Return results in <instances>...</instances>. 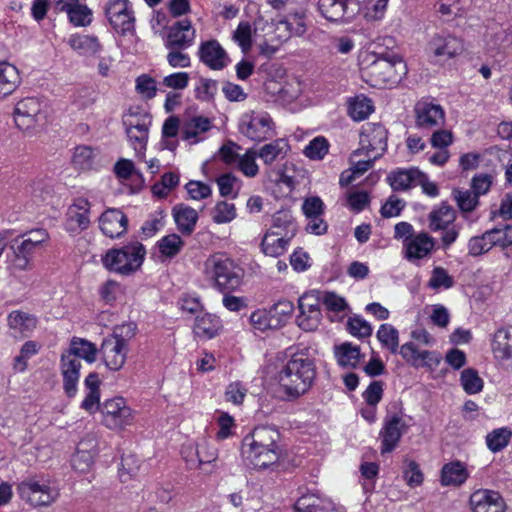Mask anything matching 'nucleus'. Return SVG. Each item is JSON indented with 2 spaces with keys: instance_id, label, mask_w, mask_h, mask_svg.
<instances>
[{
  "instance_id": "nucleus-31",
  "label": "nucleus",
  "mask_w": 512,
  "mask_h": 512,
  "mask_svg": "<svg viewBox=\"0 0 512 512\" xmlns=\"http://www.w3.org/2000/svg\"><path fill=\"white\" fill-rule=\"evenodd\" d=\"M258 158H260L264 165L272 166L274 163L284 160L289 151L290 145L284 138H277L269 143L262 145L256 150Z\"/></svg>"
},
{
  "instance_id": "nucleus-63",
  "label": "nucleus",
  "mask_w": 512,
  "mask_h": 512,
  "mask_svg": "<svg viewBox=\"0 0 512 512\" xmlns=\"http://www.w3.org/2000/svg\"><path fill=\"white\" fill-rule=\"evenodd\" d=\"M128 140L134 149L136 155L140 158L143 157L144 151L148 141V132L138 131L129 127H125Z\"/></svg>"
},
{
  "instance_id": "nucleus-33",
  "label": "nucleus",
  "mask_w": 512,
  "mask_h": 512,
  "mask_svg": "<svg viewBox=\"0 0 512 512\" xmlns=\"http://www.w3.org/2000/svg\"><path fill=\"white\" fill-rule=\"evenodd\" d=\"M73 167L79 171H90L99 165V151L86 145L75 147L72 156Z\"/></svg>"
},
{
  "instance_id": "nucleus-44",
  "label": "nucleus",
  "mask_w": 512,
  "mask_h": 512,
  "mask_svg": "<svg viewBox=\"0 0 512 512\" xmlns=\"http://www.w3.org/2000/svg\"><path fill=\"white\" fill-rule=\"evenodd\" d=\"M276 30L285 32V38H289L292 35L302 36L306 32L304 16L296 13L287 19L280 20L276 24Z\"/></svg>"
},
{
  "instance_id": "nucleus-3",
  "label": "nucleus",
  "mask_w": 512,
  "mask_h": 512,
  "mask_svg": "<svg viewBox=\"0 0 512 512\" xmlns=\"http://www.w3.org/2000/svg\"><path fill=\"white\" fill-rule=\"evenodd\" d=\"M49 240V234L44 229H35L16 237L9 245L6 255L7 271L16 276L33 267V256Z\"/></svg>"
},
{
  "instance_id": "nucleus-16",
  "label": "nucleus",
  "mask_w": 512,
  "mask_h": 512,
  "mask_svg": "<svg viewBox=\"0 0 512 512\" xmlns=\"http://www.w3.org/2000/svg\"><path fill=\"white\" fill-rule=\"evenodd\" d=\"M196 38V30L189 19L174 22L168 27L164 46L166 48L187 49L191 47Z\"/></svg>"
},
{
  "instance_id": "nucleus-61",
  "label": "nucleus",
  "mask_w": 512,
  "mask_h": 512,
  "mask_svg": "<svg viewBox=\"0 0 512 512\" xmlns=\"http://www.w3.org/2000/svg\"><path fill=\"white\" fill-rule=\"evenodd\" d=\"M453 195L458 207L462 212H471L479 204V197L473 191L454 190Z\"/></svg>"
},
{
  "instance_id": "nucleus-46",
  "label": "nucleus",
  "mask_w": 512,
  "mask_h": 512,
  "mask_svg": "<svg viewBox=\"0 0 512 512\" xmlns=\"http://www.w3.org/2000/svg\"><path fill=\"white\" fill-rule=\"evenodd\" d=\"M295 512H336V510L332 503L307 495L297 500Z\"/></svg>"
},
{
  "instance_id": "nucleus-59",
  "label": "nucleus",
  "mask_w": 512,
  "mask_h": 512,
  "mask_svg": "<svg viewBox=\"0 0 512 512\" xmlns=\"http://www.w3.org/2000/svg\"><path fill=\"white\" fill-rule=\"evenodd\" d=\"M321 301V292L319 291H310L304 293L298 300V308L301 312H309V313H321L320 304Z\"/></svg>"
},
{
  "instance_id": "nucleus-23",
  "label": "nucleus",
  "mask_w": 512,
  "mask_h": 512,
  "mask_svg": "<svg viewBox=\"0 0 512 512\" xmlns=\"http://www.w3.org/2000/svg\"><path fill=\"white\" fill-rule=\"evenodd\" d=\"M200 60L212 70H221L229 63V57L217 40L202 42L199 46Z\"/></svg>"
},
{
  "instance_id": "nucleus-18",
  "label": "nucleus",
  "mask_w": 512,
  "mask_h": 512,
  "mask_svg": "<svg viewBox=\"0 0 512 512\" xmlns=\"http://www.w3.org/2000/svg\"><path fill=\"white\" fill-rule=\"evenodd\" d=\"M401 357L410 365L434 369L441 362L439 353L430 350H420L413 341L406 342L398 349Z\"/></svg>"
},
{
  "instance_id": "nucleus-32",
  "label": "nucleus",
  "mask_w": 512,
  "mask_h": 512,
  "mask_svg": "<svg viewBox=\"0 0 512 512\" xmlns=\"http://www.w3.org/2000/svg\"><path fill=\"white\" fill-rule=\"evenodd\" d=\"M222 327L219 317L211 313H203L196 316L193 333L201 340H210L220 333Z\"/></svg>"
},
{
  "instance_id": "nucleus-14",
  "label": "nucleus",
  "mask_w": 512,
  "mask_h": 512,
  "mask_svg": "<svg viewBox=\"0 0 512 512\" xmlns=\"http://www.w3.org/2000/svg\"><path fill=\"white\" fill-rule=\"evenodd\" d=\"M38 323V318L34 314L20 309L10 311L6 317L8 334L16 341L31 337Z\"/></svg>"
},
{
  "instance_id": "nucleus-54",
  "label": "nucleus",
  "mask_w": 512,
  "mask_h": 512,
  "mask_svg": "<svg viewBox=\"0 0 512 512\" xmlns=\"http://www.w3.org/2000/svg\"><path fill=\"white\" fill-rule=\"evenodd\" d=\"M249 323L255 331L266 332L278 329L273 322L269 310L257 309L251 313Z\"/></svg>"
},
{
  "instance_id": "nucleus-10",
  "label": "nucleus",
  "mask_w": 512,
  "mask_h": 512,
  "mask_svg": "<svg viewBox=\"0 0 512 512\" xmlns=\"http://www.w3.org/2000/svg\"><path fill=\"white\" fill-rule=\"evenodd\" d=\"M43 103L35 97H27L15 104L14 121L22 131H31L44 119Z\"/></svg>"
},
{
  "instance_id": "nucleus-6",
  "label": "nucleus",
  "mask_w": 512,
  "mask_h": 512,
  "mask_svg": "<svg viewBox=\"0 0 512 512\" xmlns=\"http://www.w3.org/2000/svg\"><path fill=\"white\" fill-rule=\"evenodd\" d=\"M20 498L32 507H48L60 496L56 481L47 477H29L17 485Z\"/></svg>"
},
{
  "instance_id": "nucleus-40",
  "label": "nucleus",
  "mask_w": 512,
  "mask_h": 512,
  "mask_svg": "<svg viewBox=\"0 0 512 512\" xmlns=\"http://www.w3.org/2000/svg\"><path fill=\"white\" fill-rule=\"evenodd\" d=\"M334 354L338 365L343 368H355L361 359L360 347L348 342L335 346Z\"/></svg>"
},
{
  "instance_id": "nucleus-24",
  "label": "nucleus",
  "mask_w": 512,
  "mask_h": 512,
  "mask_svg": "<svg viewBox=\"0 0 512 512\" xmlns=\"http://www.w3.org/2000/svg\"><path fill=\"white\" fill-rule=\"evenodd\" d=\"M100 353L105 365L110 370L118 371L125 364L128 347L106 337L102 342Z\"/></svg>"
},
{
  "instance_id": "nucleus-25",
  "label": "nucleus",
  "mask_w": 512,
  "mask_h": 512,
  "mask_svg": "<svg viewBox=\"0 0 512 512\" xmlns=\"http://www.w3.org/2000/svg\"><path fill=\"white\" fill-rule=\"evenodd\" d=\"M405 427V423L398 414H394L385 420L380 433L382 439V453H389L397 446L404 433Z\"/></svg>"
},
{
  "instance_id": "nucleus-29",
  "label": "nucleus",
  "mask_w": 512,
  "mask_h": 512,
  "mask_svg": "<svg viewBox=\"0 0 512 512\" xmlns=\"http://www.w3.org/2000/svg\"><path fill=\"white\" fill-rule=\"evenodd\" d=\"M491 351L496 360L512 361V326L499 328L493 333Z\"/></svg>"
},
{
  "instance_id": "nucleus-22",
  "label": "nucleus",
  "mask_w": 512,
  "mask_h": 512,
  "mask_svg": "<svg viewBox=\"0 0 512 512\" xmlns=\"http://www.w3.org/2000/svg\"><path fill=\"white\" fill-rule=\"evenodd\" d=\"M97 454L98 441L96 437L87 436L77 446V451L71 460L72 467L81 473L88 472L93 466Z\"/></svg>"
},
{
  "instance_id": "nucleus-9",
  "label": "nucleus",
  "mask_w": 512,
  "mask_h": 512,
  "mask_svg": "<svg viewBox=\"0 0 512 512\" xmlns=\"http://www.w3.org/2000/svg\"><path fill=\"white\" fill-rule=\"evenodd\" d=\"M102 423L110 430H120L133 423L134 413L123 397L106 400L101 407Z\"/></svg>"
},
{
  "instance_id": "nucleus-60",
  "label": "nucleus",
  "mask_w": 512,
  "mask_h": 512,
  "mask_svg": "<svg viewBox=\"0 0 512 512\" xmlns=\"http://www.w3.org/2000/svg\"><path fill=\"white\" fill-rule=\"evenodd\" d=\"M403 477L410 487H416L423 482V473L419 465L411 459L406 458L403 465Z\"/></svg>"
},
{
  "instance_id": "nucleus-53",
  "label": "nucleus",
  "mask_w": 512,
  "mask_h": 512,
  "mask_svg": "<svg viewBox=\"0 0 512 512\" xmlns=\"http://www.w3.org/2000/svg\"><path fill=\"white\" fill-rule=\"evenodd\" d=\"M151 123V116L145 112H135L130 110L123 116L124 127H129L138 131H145L149 133Z\"/></svg>"
},
{
  "instance_id": "nucleus-56",
  "label": "nucleus",
  "mask_w": 512,
  "mask_h": 512,
  "mask_svg": "<svg viewBox=\"0 0 512 512\" xmlns=\"http://www.w3.org/2000/svg\"><path fill=\"white\" fill-rule=\"evenodd\" d=\"M494 247L490 230L480 236L470 238L468 242V253L471 256H480L487 253Z\"/></svg>"
},
{
  "instance_id": "nucleus-64",
  "label": "nucleus",
  "mask_w": 512,
  "mask_h": 512,
  "mask_svg": "<svg viewBox=\"0 0 512 512\" xmlns=\"http://www.w3.org/2000/svg\"><path fill=\"white\" fill-rule=\"evenodd\" d=\"M70 22L75 26H87L92 22V11L86 6L78 2L67 13Z\"/></svg>"
},
{
  "instance_id": "nucleus-36",
  "label": "nucleus",
  "mask_w": 512,
  "mask_h": 512,
  "mask_svg": "<svg viewBox=\"0 0 512 512\" xmlns=\"http://www.w3.org/2000/svg\"><path fill=\"white\" fill-rule=\"evenodd\" d=\"M455 219V210L444 203L435 207L428 215L429 227L432 231L446 230Z\"/></svg>"
},
{
  "instance_id": "nucleus-27",
  "label": "nucleus",
  "mask_w": 512,
  "mask_h": 512,
  "mask_svg": "<svg viewBox=\"0 0 512 512\" xmlns=\"http://www.w3.org/2000/svg\"><path fill=\"white\" fill-rule=\"evenodd\" d=\"M290 238L288 232L269 229L262 238L261 251L266 256L279 257L288 250Z\"/></svg>"
},
{
  "instance_id": "nucleus-62",
  "label": "nucleus",
  "mask_w": 512,
  "mask_h": 512,
  "mask_svg": "<svg viewBox=\"0 0 512 512\" xmlns=\"http://www.w3.org/2000/svg\"><path fill=\"white\" fill-rule=\"evenodd\" d=\"M199 451L200 465L211 464L218 458V449L206 438H200L196 442Z\"/></svg>"
},
{
  "instance_id": "nucleus-1",
  "label": "nucleus",
  "mask_w": 512,
  "mask_h": 512,
  "mask_svg": "<svg viewBox=\"0 0 512 512\" xmlns=\"http://www.w3.org/2000/svg\"><path fill=\"white\" fill-rule=\"evenodd\" d=\"M316 375L315 359L301 350L290 355L278 371L276 380L284 399L294 401L309 392Z\"/></svg>"
},
{
  "instance_id": "nucleus-50",
  "label": "nucleus",
  "mask_w": 512,
  "mask_h": 512,
  "mask_svg": "<svg viewBox=\"0 0 512 512\" xmlns=\"http://www.w3.org/2000/svg\"><path fill=\"white\" fill-rule=\"evenodd\" d=\"M184 242L178 234H169L162 237L157 242V247L161 255L172 258L176 256L183 248Z\"/></svg>"
},
{
  "instance_id": "nucleus-7",
  "label": "nucleus",
  "mask_w": 512,
  "mask_h": 512,
  "mask_svg": "<svg viewBox=\"0 0 512 512\" xmlns=\"http://www.w3.org/2000/svg\"><path fill=\"white\" fill-rule=\"evenodd\" d=\"M146 250L139 242H132L119 249H110L103 257L104 266L115 273L130 275L142 265Z\"/></svg>"
},
{
  "instance_id": "nucleus-28",
  "label": "nucleus",
  "mask_w": 512,
  "mask_h": 512,
  "mask_svg": "<svg viewBox=\"0 0 512 512\" xmlns=\"http://www.w3.org/2000/svg\"><path fill=\"white\" fill-rule=\"evenodd\" d=\"M128 219L118 209H108L99 218L101 231L110 238L121 236L127 229Z\"/></svg>"
},
{
  "instance_id": "nucleus-26",
  "label": "nucleus",
  "mask_w": 512,
  "mask_h": 512,
  "mask_svg": "<svg viewBox=\"0 0 512 512\" xmlns=\"http://www.w3.org/2000/svg\"><path fill=\"white\" fill-rule=\"evenodd\" d=\"M435 246V241L426 232H420L404 243L405 257L409 261L420 260L428 256Z\"/></svg>"
},
{
  "instance_id": "nucleus-15",
  "label": "nucleus",
  "mask_w": 512,
  "mask_h": 512,
  "mask_svg": "<svg viewBox=\"0 0 512 512\" xmlns=\"http://www.w3.org/2000/svg\"><path fill=\"white\" fill-rule=\"evenodd\" d=\"M361 150L365 154H373L379 158L387 148V130L379 123H369L363 127L360 134Z\"/></svg>"
},
{
  "instance_id": "nucleus-13",
  "label": "nucleus",
  "mask_w": 512,
  "mask_h": 512,
  "mask_svg": "<svg viewBox=\"0 0 512 512\" xmlns=\"http://www.w3.org/2000/svg\"><path fill=\"white\" fill-rule=\"evenodd\" d=\"M318 9L329 21H350L361 10V0H319Z\"/></svg>"
},
{
  "instance_id": "nucleus-57",
  "label": "nucleus",
  "mask_w": 512,
  "mask_h": 512,
  "mask_svg": "<svg viewBox=\"0 0 512 512\" xmlns=\"http://www.w3.org/2000/svg\"><path fill=\"white\" fill-rule=\"evenodd\" d=\"M329 151V143L323 136L312 139L304 148L303 154L311 160H322Z\"/></svg>"
},
{
  "instance_id": "nucleus-34",
  "label": "nucleus",
  "mask_w": 512,
  "mask_h": 512,
  "mask_svg": "<svg viewBox=\"0 0 512 512\" xmlns=\"http://www.w3.org/2000/svg\"><path fill=\"white\" fill-rule=\"evenodd\" d=\"M469 472L464 463L452 461L441 469V484L443 486L459 487L466 482Z\"/></svg>"
},
{
  "instance_id": "nucleus-45",
  "label": "nucleus",
  "mask_w": 512,
  "mask_h": 512,
  "mask_svg": "<svg viewBox=\"0 0 512 512\" xmlns=\"http://www.w3.org/2000/svg\"><path fill=\"white\" fill-rule=\"evenodd\" d=\"M374 106L372 101L359 95L349 101L348 114L355 121H362L373 112Z\"/></svg>"
},
{
  "instance_id": "nucleus-58",
  "label": "nucleus",
  "mask_w": 512,
  "mask_h": 512,
  "mask_svg": "<svg viewBox=\"0 0 512 512\" xmlns=\"http://www.w3.org/2000/svg\"><path fill=\"white\" fill-rule=\"evenodd\" d=\"M220 195L223 197L237 196L238 189L240 188L241 180L231 173L220 175L217 180Z\"/></svg>"
},
{
  "instance_id": "nucleus-4",
  "label": "nucleus",
  "mask_w": 512,
  "mask_h": 512,
  "mask_svg": "<svg viewBox=\"0 0 512 512\" xmlns=\"http://www.w3.org/2000/svg\"><path fill=\"white\" fill-rule=\"evenodd\" d=\"M370 62L361 68L365 82L375 88L392 87L398 84L407 73V67L401 57L396 54L385 56H369Z\"/></svg>"
},
{
  "instance_id": "nucleus-35",
  "label": "nucleus",
  "mask_w": 512,
  "mask_h": 512,
  "mask_svg": "<svg viewBox=\"0 0 512 512\" xmlns=\"http://www.w3.org/2000/svg\"><path fill=\"white\" fill-rule=\"evenodd\" d=\"M421 171L417 168L397 169L388 175V182L395 191H404L417 186Z\"/></svg>"
},
{
  "instance_id": "nucleus-55",
  "label": "nucleus",
  "mask_w": 512,
  "mask_h": 512,
  "mask_svg": "<svg viewBox=\"0 0 512 512\" xmlns=\"http://www.w3.org/2000/svg\"><path fill=\"white\" fill-rule=\"evenodd\" d=\"M211 215L213 221L217 224L230 223L237 216L236 207L233 203L220 201L212 209Z\"/></svg>"
},
{
  "instance_id": "nucleus-12",
  "label": "nucleus",
  "mask_w": 512,
  "mask_h": 512,
  "mask_svg": "<svg viewBox=\"0 0 512 512\" xmlns=\"http://www.w3.org/2000/svg\"><path fill=\"white\" fill-rule=\"evenodd\" d=\"M427 50L438 61H447L460 55L464 46L460 38L447 31H441L432 35Z\"/></svg>"
},
{
  "instance_id": "nucleus-49",
  "label": "nucleus",
  "mask_w": 512,
  "mask_h": 512,
  "mask_svg": "<svg viewBox=\"0 0 512 512\" xmlns=\"http://www.w3.org/2000/svg\"><path fill=\"white\" fill-rule=\"evenodd\" d=\"M377 338L380 343L389 349L392 353L398 352L399 347V333L398 330L391 324L380 325L377 331Z\"/></svg>"
},
{
  "instance_id": "nucleus-5",
  "label": "nucleus",
  "mask_w": 512,
  "mask_h": 512,
  "mask_svg": "<svg viewBox=\"0 0 512 512\" xmlns=\"http://www.w3.org/2000/svg\"><path fill=\"white\" fill-rule=\"evenodd\" d=\"M205 277L221 292L236 290L244 277L243 268L224 253H214L204 262Z\"/></svg>"
},
{
  "instance_id": "nucleus-43",
  "label": "nucleus",
  "mask_w": 512,
  "mask_h": 512,
  "mask_svg": "<svg viewBox=\"0 0 512 512\" xmlns=\"http://www.w3.org/2000/svg\"><path fill=\"white\" fill-rule=\"evenodd\" d=\"M512 438V430L509 427H500L489 432L485 437L487 448L497 453L507 447Z\"/></svg>"
},
{
  "instance_id": "nucleus-48",
  "label": "nucleus",
  "mask_w": 512,
  "mask_h": 512,
  "mask_svg": "<svg viewBox=\"0 0 512 512\" xmlns=\"http://www.w3.org/2000/svg\"><path fill=\"white\" fill-rule=\"evenodd\" d=\"M258 153L254 149H247L236 164V168L246 177L254 178L259 173V165L256 162Z\"/></svg>"
},
{
  "instance_id": "nucleus-41",
  "label": "nucleus",
  "mask_w": 512,
  "mask_h": 512,
  "mask_svg": "<svg viewBox=\"0 0 512 512\" xmlns=\"http://www.w3.org/2000/svg\"><path fill=\"white\" fill-rule=\"evenodd\" d=\"M68 43L73 50L84 56L96 55L102 50L98 38L92 35H72Z\"/></svg>"
},
{
  "instance_id": "nucleus-51",
  "label": "nucleus",
  "mask_w": 512,
  "mask_h": 512,
  "mask_svg": "<svg viewBox=\"0 0 512 512\" xmlns=\"http://www.w3.org/2000/svg\"><path fill=\"white\" fill-rule=\"evenodd\" d=\"M254 32L255 29L248 21H241L233 32L232 39L239 45L243 53L250 51Z\"/></svg>"
},
{
  "instance_id": "nucleus-37",
  "label": "nucleus",
  "mask_w": 512,
  "mask_h": 512,
  "mask_svg": "<svg viewBox=\"0 0 512 512\" xmlns=\"http://www.w3.org/2000/svg\"><path fill=\"white\" fill-rule=\"evenodd\" d=\"M20 83L18 69L6 62L0 61V98H4L15 91Z\"/></svg>"
},
{
  "instance_id": "nucleus-11",
  "label": "nucleus",
  "mask_w": 512,
  "mask_h": 512,
  "mask_svg": "<svg viewBox=\"0 0 512 512\" xmlns=\"http://www.w3.org/2000/svg\"><path fill=\"white\" fill-rule=\"evenodd\" d=\"M105 14L111 26L119 33L132 32L135 27V16L129 0H108Z\"/></svg>"
},
{
  "instance_id": "nucleus-2",
  "label": "nucleus",
  "mask_w": 512,
  "mask_h": 512,
  "mask_svg": "<svg viewBox=\"0 0 512 512\" xmlns=\"http://www.w3.org/2000/svg\"><path fill=\"white\" fill-rule=\"evenodd\" d=\"M241 454L246 465L266 470L278 464L283 456L280 433L271 426H258L242 440Z\"/></svg>"
},
{
  "instance_id": "nucleus-30",
  "label": "nucleus",
  "mask_w": 512,
  "mask_h": 512,
  "mask_svg": "<svg viewBox=\"0 0 512 512\" xmlns=\"http://www.w3.org/2000/svg\"><path fill=\"white\" fill-rule=\"evenodd\" d=\"M212 128L209 118L195 116L187 119L181 125V135L190 144H197L205 139V134Z\"/></svg>"
},
{
  "instance_id": "nucleus-38",
  "label": "nucleus",
  "mask_w": 512,
  "mask_h": 512,
  "mask_svg": "<svg viewBox=\"0 0 512 512\" xmlns=\"http://www.w3.org/2000/svg\"><path fill=\"white\" fill-rule=\"evenodd\" d=\"M173 217L178 229L186 235H190L194 231L198 221L197 211L186 205L174 207Z\"/></svg>"
},
{
  "instance_id": "nucleus-17",
  "label": "nucleus",
  "mask_w": 512,
  "mask_h": 512,
  "mask_svg": "<svg viewBox=\"0 0 512 512\" xmlns=\"http://www.w3.org/2000/svg\"><path fill=\"white\" fill-rule=\"evenodd\" d=\"M471 512H506L507 506L502 495L490 489H478L469 497Z\"/></svg>"
},
{
  "instance_id": "nucleus-47",
  "label": "nucleus",
  "mask_w": 512,
  "mask_h": 512,
  "mask_svg": "<svg viewBox=\"0 0 512 512\" xmlns=\"http://www.w3.org/2000/svg\"><path fill=\"white\" fill-rule=\"evenodd\" d=\"M273 322L279 329L283 327L294 312V304L289 300H279L269 309Z\"/></svg>"
},
{
  "instance_id": "nucleus-8",
  "label": "nucleus",
  "mask_w": 512,
  "mask_h": 512,
  "mask_svg": "<svg viewBox=\"0 0 512 512\" xmlns=\"http://www.w3.org/2000/svg\"><path fill=\"white\" fill-rule=\"evenodd\" d=\"M239 131L255 142L265 141L276 134L271 116L262 110H251L242 114L239 120Z\"/></svg>"
},
{
  "instance_id": "nucleus-20",
  "label": "nucleus",
  "mask_w": 512,
  "mask_h": 512,
  "mask_svg": "<svg viewBox=\"0 0 512 512\" xmlns=\"http://www.w3.org/2000/svg\"><path fill=\"white\" fill-rule=\"evenodd\" d=\"M416 125L421 129H433L445 121V112L441 105L430 101H419L415 105Z\"/></svg>"
},
{
  "instance_id": "nucleus-21",
  "label": "nucleus",
  "mask_w": 512,
  "mask_h": 512,
  "mask_svg": "<svg viewBox=\"0 0 512 512\" xmlns=\"http://www.w3.org/2000/svg\"><path fill=\"white\" fill-rule=\"evenodd\" d=\"M81 361L71 354L63 353L60 360V371L63 379V389L68 397H74L78 391Z\"/></svg>"
},
{
  "instance_id": "nucleus-19",
  "label": "nucleus",
  "mask_w": 512,
  "mask_h": 512,
  "mask_svg": "<svg viewBox=\"0 0 512 512\" xmlns=\"http://www.w3.org/2000/svg\"><path fill=\"white\" fill-rule=\"evenodd\" d=\"M90 202L82 197L74 200L66 213L65 229L70 233H78L90 224Z\"/></svg>"
},
{
  "instance_id": "nucleus-39",
  "label": "nucleus",
  "mask_w": 512,
  "mask_h": 512,
  "mask_svg": "<svg viewBox=\"0 0 512 512\" xmlns=\"http://www.w3.org/2000/svg\"><path fill=\"white\" fill-rule=\"evenodd\" d=\"M86 397L81 403V408L94 413L99 408L100 401V380L96 373H90L85 378Z\"/></svg>"
},
{
  "instance_id": "nucleus-42",
  "label": "nucleus",
  "mask_w": 512,
  "mask_h": 512,
  "mask_svg": "<svg viewBox=\"0 0 512 512\" xmlns=\"http://www.w3.org/2000/svg\"><path fill=\"white\" fill-rule=\"evenodd\" d=\"M98 349L92 342L82 339L73 338L70 343L69 349L64 352L65 354H71L77 359H84L88 363L96 361Z\"/></svg>"
},
{
  "instance_id": "nucleus-52",
  "label": "nucleus",
  "mask_w": 512,
  "mask_h": 512,
  "mask_svg": "<svg viewBox=\"0 0 512 512\" xmlns=\"http://www.w3.org/2000/svg\"><path fill=\"white\" fill-rule=\"evenodd\" d=\"M461 385L467 394H477L483 389L484 382L473 368L464 369L460 377Z\"/></svg>"
}]
</instances>
